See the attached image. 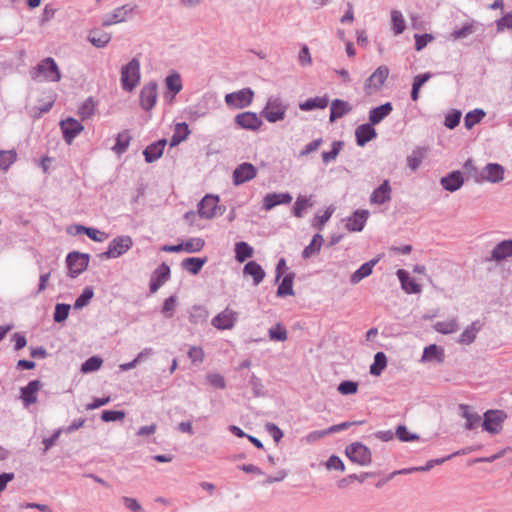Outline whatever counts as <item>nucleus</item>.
Listing matches in <instances>:
<instances>
[{
  "mask_svg": "<svg viewBox=\"0 0 512 512\" xmlns=\"http://www.w3.org/2000/svg\"><path fill=\"white\" fill-rule=\"evenodd\" d=\"M69 311H70L69 304L58 303L55 306V311H54V315H53L54 321L57 323H61V322L65 321L69 315Z\"/></svg>",
  "mask_w": 512,
  "mask_h": 512,
  "instance_id": "59",
  "label": "nucleus"
},
{
  "mask_svg": "<svg viewBox=\"0 0 512 512\" xmlns=\"http://www.w3.org/2000/svg\"><path fill=\"white\" fill-rule=\"evenodd\" d=\"M207 262V258L189 257L182 261L181 266L189 273L196 275Z\"/></svg>",
  "mask_w": 512,
  "mask_h": 512,
  "instance_id": "35",
  "label": "nucleus"
},
{
  "mask_svg": "<svg viewBox=\"0 0 512 512\" xmlns=\"http://www.w3.org/2000/svg\"><path fill=\"white\" fill-rule=\"evenodd\" d=\"M60 127L63 132V137L68 144L82 132L84 126L74 118H67L60 122Z\"/></svg>",
  "mask_w": 512,
  "mask_h": 512,
  "instance_id": "15",
  "label": "nucleus"
},
{
  "mask_svg": "<svg viewBox=\"0 0 512 512\" xmlns=\"http://www.w3.org/2000/svg\"><path fill=\"white\" fill-rule=\"evenodd\" d=\"M205 241L200 237L190 238L182 243L183 250L187 253L199 252L203 249Z\"/></svg>",
  "mask_w": 512,
  "mask_h": 512,
  "instance_id": "49",
  "label": "nucleus"
},
{
  "mask_svg": "<svg viewBox=\"0 0 512 512\" xmlns=\"http://www.w3.org/2000/svg\"><path fill=\"white\" fill-rule=\"evenodd\" d=\"M480 25L481 24L476 21H471L470 23L465 24L463 27H461L459 29H455L451 33V37L454 40L464 39V38L474 34Z\"/></svg>",
  "mask_w": 512,
  "mask_h": 512,
  "instance_id": "39",
  "label": "nucleus"
},
{
  "mask_svg": "<svg viewBox=\"0 0 512 512\" xmlns=\"http://www.w3.org/2000/svg\"><path fill=\"white\" fill-rule=\"evenodd\" d=\"M140 106L146 111H150L157 101V83L151 81L143 86L140 91Z\"/></svg>",
  "mask_w": 512,
  "mask_h": 512,
  "instance_id": "13",
  "label": "nucleus"
},
{
  "mask_svg": "<svg viewBox=\"0 0 512 512\" xmlns=\"http://www.w3.org/2000/svg\"><path fill=\"white\" fill-rule=\"evenodd\" d=\"M344 143L342 141H334L332 143V147H331V150L330 151H323L321 156H322V160L325 164H328L332 161H334L339 152L341 151L342 147H343Z\"/></svg>",
  "mask_w": 512,
  "mask_h": 512,
  "instance_id": "50",
  "label": "nucleus"
},
{
  "mask_svg": "<svg viewBox=\"0 0 512 512\" xmlns=\"http://www.w3.org/2000/svg\"><path fill=\"white\" fill-rule=\"evenodd\" d=\"M426 152H427V149L424 147H417L416 149H414L412 151V153L407 156V159H406L407 166L412 171L417 170L420 167V165L426 155Z\"/></svg>",
  "mask_w": 512,
  "mask_h": 512,
  "instance_id": "36",
  "label": "nucleus"
},
{
  "mask_svg": "<svg viewBox=\"0 0 512 512\" xmlns=\"http://www.w3.org/2000/svg\"><path fill=\"white\" fill-rule=\"evenodd\" d=\"M391 20L395 34L399 35L403 33V31L406 28V25L402 13L399 10H393L391 12Z\"/></svg>",
  "mask_w": 512,
  "mask_h": 512,
  "instance_id": "51",
  "label": "nucleus"
},
{
  "mask_svg": "<svg viewBox=\"0 0 512 512\" xmlns=\"http://www.w3.org/2000/svg\"><path fill=\"white\" fill-rule=\"evenodd\" d=\"M34 81L58 82L61 79V73L57 63L51 57L43 59L31 72Z\"/></svg>",
  "mask_w": 512,
  "mask_h": 512,
  "instance_id": "1",
  "label": "nucleus"
},
{
  "mask_svg": "<svg viewBox=\"0 0 512 512\" xmlns=\"http://www.w3.org/2000/svg\"><path fill=\"white\" fill-rule=\"evenodd\" d=\"M506 414L501 410H488L484 413L482 427L491 434H497L502 429Z\"/></svg>",
  "mask_w": 512,
  "mask_h": 512,
  "instance_id": "9",
  "label": "nucleus"
},
{
  "mask_svg": "<svg viewBox=\"0 0 512 512\" xmlns=\"http://www.w3.org/2000/svg\"><path fill=\"white\" fill-rule=\"evenodd\" d=\"M437 360L438 362L443 361V349L438 347L435 344H431L425 347L422 355V361H433Z\"/></svg>",
  "mask_w": 512,
  "mask_h": 512,
  "instance_id": "45",
  "label": "nucleus"
},
{
  "mask_svg": "<svg viewBox=\"0 0 512 512\" xmlns=\"http://www.w3.org/2000/svg\"><path fill=\"white\" fill-rule=\"evenodd\" d=\"M94 296V291L92 287H85L80 296L75 300L74 308L75 309H82L83 307L87 306L90 302V300Z\"/></svg>",
  "mask_w": 512,
  "mask_h": 512,
  "instance_id": "54",
  "label": "nucleus"
},
{
  "mask_svg": "<svg viewBox=\"0 0 512 512\" xmlns=\"http://www.w3.org/2000/svg\"><path fill=\"white\" fill-rule=\"evenodd\" d=\"M313 200H312V196H298L295 203H294V206H293V215L297 218H302L303 215H304V211L305 209H307L308 207H312L313 206Z\"/></svg>",
  "mask_w": 512,
  "mask_h": 512,
  "instance_id": "38",
  "label": "nucleus"
},
{
  "mask_svg": "<svg viewBox=\"0 0 512 512\" xmlns=\"http://www.w3.org/2000/svg\"><path fill=\"white\" fill-rule=\"evenodd\" d=\"M463 168L469 178L473 179L476 183H481L482 169L479 170L474 165V162L472 159L466 160L463 165Z\"/></svg>",
  "mask_w": 512,
  "mask_h": 512,
  "instance_id": "52",
  "label": "nucleus"
},
{
  "mask_svg": "<svg viewBox=\"0 0 512 512\" xmlns=\"http://www.w3.org/2000/svg\"><path fill=\"white\" fill-rule=\"evenodd\" d=\"M346 456L360 466H367L372 461V453L370 449L360 442L348 445L345 449Z\"/></svg>",
  "mask_w": 512,
  "mask_h": 512,
  "instance_id": "4",
  "label": "nucleus"
},
{
  "mask_svg": "<svg viewBox=\"0 0 512 512\" xmlns=\"http://www.w3.org/2000/svg\"><path fill=\"white\" fill-rule=\"evenodd\" d=\"M67 232L71 235H77L84 233L86 234L91 240L95 242H103L107 238V234L105 232H102L96 228L92 227H85L83 225H73L70 226L67 229Z\"/></svg>",
  "mask_w": 512,
  "mask_h": 512,
  "instance_id": "18",
  "label": "nucleus"
},
{
  "mask_svg": "<svg viewBox=\"0 0 512 512\" xmlns=\"http://www.w3.org/2000/svg\"><path fill=\"white\" fill-rule=\"evenodd\" d=\"M486 113L483 109L476 108L472 111H469L464 118V125L467 129H472L476 124H478L484 117Z\"/></svg>",
  "mask_w": 512,
  "mask_h": 512,
  "instance_id": "46",
  "label": "nucleus"
},
{
  "mask_svg": "<svg viewBox=\"0 0 512 512\" xmlns=\"http://www.w3.org/2000/svg\"><path fill=\"white\" fill-rule=\"evenodd\" d=\"M42 387L39 380L30 381L25 387L20 389L21 399L25 407L37 402V392Z\"/></svg>",
  "mask_w": 512,
  "mask_h": 512,
  "instance_id": "19",
  "label": "nucleus"
},
{
  "mask_svg": "<svg viewBox=\"0 0 512 512\" xmlns=\"http://www.w3.org/2000/svg\"><path fill=\"white\" fill-rule=\"evenodd\" d=\"M257 175V169L248 162L238 165L232 174L233 184L239 186L254 179Z\"/></svg>",
  "mask_w": 512,
  "mask_h": 512,
  "instance_id": "12",
  "label": "nucleus"
},
{
  "mask_svg": "<svg viewBox=\"0 0 512 512\" xmlns=\"http://www.w3.org/2000/svg\"><path fill=\"white\" fill-rule=\"evenodd\" d=\"M234 122L240 128L251 131H257L262 125V120L258 115L250 111L237 114L234 118Z\"/></svg>",
  "mask_w": 512,
  "mask_h": 512,
  "instance_id": "14",
  "label": "nucleus"
},
{
  "mask_svg": "<svg viewBox=\"0 0 512 512\" xmlns=\"http://www.w3.org/2000/svg\"><path fill=\"white\" fill-rule=\"evenodd\" d=\"M165 83L167 89L173 93L172 97L182 90L181 77L177 72L168 75L165 79Z\"/></svg>",
  "mask_w": 512,
  "mask_h": 512,
  "instance_id": "48",
  "label": "nucleus"
},
{
  "mask_svg": "<svg viewBox=\"0 0 512 512\" xmlns=\"http://www.w3.org/2000/svg\"><path fill=\"white\" fill-rule=\"evenodd\" d=\"M504 29H512V12L506 13L496 21L497 32H503Z\"/></svg>",
  "mask_w": 512,
  "mask_h": 512,
  "instance_id": "64",
  "label": "nucleus"
},
{
  "mask_svg": "<svg viewBox=\"0 0 512 512\" xmlns=\"http://www.w3.org/2000/svg\"><path fill=\"white\" fill-rule=\"evenodd\" d=\"M324 242V238L321 234L317 233L313 236L310 244L302 251V257L308 259L317 253H319L321 246Z\"/></svg>",
  "mask_w": 512,
  "mask_h": 512,
  "instance_id": "37",
  "label": "nucleus"
},
{
  "mask_svg": "<svg viewBox=\"0 0 512 512\" xmlns=\"http://www.w3.org/2000/svg\"><path fill=\"white\" fill-rule=\"evenodd\" d=\"M208 317V311L201 306H194L190 313V322L194 324L202 323L206 321Z\"/></svg>",
  "mask_w": 512,
  "mask_h": 512,
  "instance_id": "61",
  "label": "nucleus"
},
{
  "mask_svg": "<svg viewBox=\"0 0 512 512\" xmlns=\"http://www.w3.org/2000/svg\"><path fill=\"white\" fill-rule=\"evenodd\" d=\"M238 313L229 307L218 313L211 321V324L218 330H230L235 326Z\"/></svg>",
  "mask_w": 512,
  "mask_h": 512,
  "instance_id": "10",
  "label": "nucleus"
},
{
  "mask_svg": "<svg viewBox=\"0 0 512 512\" xmlns=\"http://www.w3.org/2000/svg\"><path fill=\"white\" fill-rule=\"evenodd\" d=\"M219 197L213 195H206L199 203H198V214L201 218L212 219L218 214Z\"/></svg>",
  "mask_w": 512,
  "mask_h": 512,
  "instance_id": "11",
  "label": "nucleus"
},
{
  "mask_svg": "<svg viewBox=\"0 0 512 512\" xmlns=\"http://www.w3.org/2000/svg\"><path fill=\"white\" fill-rule=\"evenodd\" d=\"M352 105L341 99H334L330 105V122H334L338 118H342L352 111Z\"/></svg>",
  "mask_w": 512,
  "mask_h": 512,
  "instance_id": "25",
  "label": "nucleus"
},
{
  "mask_svg": "<svg viewBox=\"0 0 512 512\" xmlns=\"http://www.w3.org/2000/svg\"><path fill=\"white\" fill-rule=\"evenodd\" d=\"M166 144V139H160L148 145L143 151L145 161L147 163H153L157 161L162 156Z\"/></svg>",
  "mask_w": 512,
  "mask_h": 512,
  "instance_id": "22",
  "label": "nucleus"
},
{
  "mask_svg": "<svg viewBox=\"0 0 512 512\" xmlns=\"http://www.w3.org/2000/svg\"><path fill=\"white\" fill-rule=\"evenodd\" d=\"M504 167L498 163H488L482 168L481 183H499L504 178Z\"/></svg>",
  "mask_w": 512,
  "mask_h": 512,
  "instance_id": "16",
  "label": "nucleus"
},
{
  "mask_svg": "<svg viewBox=\"0 0 512 512\" xmlns=\"http://www.w3.org/2000/svg\"><path fill=\"white\" fill-rule=\"evenodd\" d=\"M397 438L402 442H410L419 439V435L408 431L404 425H399L395 432Z\"/></svg>",
  "mask_w": 512,
  "mask_h": 512,
  "instance_id": "62",
  "label": "nucleus"
},
{
  "mask_svg": "<svg viewBox=\"0 0 512 512\" xmlns=\"http://www.w3.org/2000/svg\"><path fill=\"white\" fill-rule=\"evenodd\" d=\"M512 256V239L499 242L491 251V258L495 261H503Z\"/></svg>",
  "mask_w": 512,
  "mask_h": 512,
  "instance_id": "27",
  "label": "nucleus"
},
{
  "mask_svg": "<svg viewBox=\"0 0 512 512\" xmlns=\"http://www.w3.org/2000/svg\"><path fill=\"white\" fill-rule=\"evenodd\" d=\"M397 277L401 283L402 289L408 294H417L421 292V286L410 278L409 273L404 269L397 271Z\"/></svg>",
  "mask_w": 512,
  "mask_h": 512,
  "instance_id": "28",
  "label": "nucleus"
},
{
  "mask_svg": "<svg viewBox=\"0 0 512 512\" xmlns=\"http://www.w3.org/2000/svg\"><path fill=\"white\" fill-rule=\"evenodd\" d=\"M17 158L15 150H3L0 152V169L6 171Z\"/></svg>",
  "mask_w": 512,
  "mask_h": 512,
  "instance_id": "53",
  "label": "nucleus"
},
{
  "mask_svg": "<svg viewBox=\"0 0 512 512\" xmlns=\"http://www.w3.org/2000/svg\"><path fill=\"white\" fill-rule=\"evenodd\" d=\"M480 330L478 322H473L469 325L460 335L459 342L462 344L469 345L476 339L477 333Z\"/></svg>",
  "mask_w": 512,
  "mask_h": 512,
  "instance_id": "44",
  "label": "nucleus"
},
{
  "mask_svg": "<svg viewBox=\"0 0 512 512\" xmlns=\"http://www.w3.org/2000/svg\"><path fill=\"white\" fill-rule=\"evenodd\" d=\"M378 262L377 259H372L362 264L352 275L350 276V282L352 284L359 283L362 279L370 276L373 271V267Z\"/></svg>",
  "mask_w": 512,
  "mask_h": 512,
  "instance_id": "30",
  "label": "nucleus"
},
{
  "mask_svg": "<svg viewBox=\"0 0 512 512\" xmlns=\"http://www.w3.org/2000/svg\"><path fill=\"white\" fill-rule=\"evenodd\" d=\"M393 111V105L390 102H386L378 107H374L369 111V123L372 125L379 124Z\"/></svg>",
  "mask_w": 512,
  "mask_h": 512,
  "instance_id": "26",
  "label": "nucleus"
},
{
  "mask_svg": "<svg viewBox=\"0 0 512 512\" xmlns=\"http://www.w3.org/2000/svg\"><path fill=\"white\" fill-rule=\"evenodd\" d=\"M254 97V92L251 88H243L236 92L228 93L225 95V103L232 108L242 109L248 107Z\"/></svg>",
  "mask_w": 512,
  "mask_h": 512,
  "instance_id": "6",
  "label": "nucleus"
},
{
  "mask_svg": "<svg viewBox=\"0 0 512 512\" xmlns=\"http://www.w3.org/2000/svg\"><path fill=\"white\" fill-rule=\"evenodd\" d=\"M387 366V357L383 352H377L374 356V362L370 366V373L379 376Z\"/></svg>",
  "mask_w": 512,
  "mask_h": 512,
  "instance_id": "47",
  "label": "nucleus"
},
{
  "mask_svg": "<svg viewBox=\"0 0 512 512\" xmlns=\"http://www.w3.org/2000/svg\"><path fill=\"white\" fill-rule=\"evenodd\" d=\"M189 134H190V130H189L187 123H185V122L177 123L175 125L174 133L170 140V146L174 147V146L179 145L182 141L187 139Z\"/></svg>",
  "mask_w": 512,
  "mask_h": 512,
  "instance_id": "34",
  "label": "nucleus"
},
{
  "mask_svg": "<svg viewBox=\"0 0 512 512\" xmlns=\"http://www.w3.org/2000/svg\"><path fill=\"white\" fill-rule=\"evenodd\" d=\"M253 248L246 242L241 241L235 244V259L243 263L247 258L253 255Z\"/></svg>",
  "mask_w": 512,
  "mask_h": 512,
  "instance_id": "43",
  "label": "nucleus"
},
{
  "mask_svg": "<svg viewBox=\"0 0 512 512\" xmlns=\"http://www.w3.org/2000/svg\"><path fill=\"white\" fill-rule=\"evenodd\" d=\"M130 141L131 135L128 130L120 132L116 137V143L112 147V151L119 156L124 154L130 145Z\"/></svg>",
  "mask_w": 512,
  "mask_h": 512,
  "instance_id": "33",
  "label": "nucleus"
},
{
  "mask_svg": "<svg viewBox=\"0 0 512 512\" xmlns=\"http://www.w3.org/2000/svg\"><path fill=\"white\" fill-rule=\"evenodd\" d=\"M103 360L98 356L88 358L82 365L81 371L83 373L95 372L101 368Z\"/></svg>",
  "mask_w": 512,
  "mask_h": 512,
  "instance_id": "56",
  "label": "nucleus"
},
{
  "mask_svg": "<svg viewBox=\"0 0 512 512\" xmlns=\"http://www.w3.org/2000/svg\"><path fill=\"white\" fill-rule=\"evenodd\" d=\"M440 184L444 190L455 192L464 184V178L460 171H453L440 179Z\"/></svg>",
  "mask_w": 512,
  "mask_h": 512,
  "instance_id": "21",
  "label": "nucleus"
},
{
  "mask_svg": "<svg viewBox=\"0 0 512 512\" xmlns=\"http://www.w3.org/2000/svg\"><path fill=\"white\" fill-rule=\"evenodd\" d=\"M337 390L342 395L355 394L358 390V383L350 380H345L338 385Z\"/></svg>",
  "mask_w": 512,
  "mask_h": 512,
  "instance_id": "63",
  "label": "nucleus"
},
{
  "mask_svg": "<svg viewBox=\"0 0 512 512\" xmlns=\"http://www.w3.org/2000/svg\"><path fill=\"white\" fill-rule=\"evenodd\" d=\"M292 201V196L290 193H268L263 198V206L262 208L265 211H270L277 205L281 204H289Z\"/></svg>",
  "mask_w": 512,
  "mask_h": 512,
  "instance_id": "17",
  "label": "nucleus"
},
{
  "mask_svg": "<svg viewBox=\"0 0 512 512\" xmlns=\"http://www.w3.org/2000/svg\"><path fill=\"white\" fill-rule=\"evenodd\" d=\"M434 329L441 334H452L459 329V324L457 319L453 318L450 320L436 322L434 324Z\"/></svg>",
  "mask_w": 512,
  "mask_h": 512,
  "instance_id": "42",
  "label": "nucleus"
},
{
  "mask_svg": "<svg viewBox=\"0 0 512 512\" xmlns=\"http://www.w3.org/2000/svg\"><path fill=\"white\" fill-rule=\"evenodd\" d=\"M287 106L279 97L271 96L268 98L265 108L261 115L270 123L281 121L285 117Z\"/></svg>",
  "mask_w": 512,
  "mask_h": 512,
  "instance_id": "3",
  "label": "nucleus"
},
{
  "mask_svg": "<svg viewBox=\"0 0 512 512\" xmlns=\"http://www.w3.org/2000/svg\"><path fill=\"white\" fill-rule=\"evenodd\" d=\"M132 245L133 241L130 236H118L109 243L108 249L102 253V257L107 259L118 258L125 254Z\"/></svg>",
  "mask_w": 512,
  "mask_h": 512,
  "instance_id": "5",
  "label": "nucleus"
},
{
  "mask_svg": "<svg viewBox=\"0 0 512 512\" xmlns=\"http://www.w3.org/2000/svg\"><path fill=\"white\" fill-rule=\"evenodd\" d=\"M151 278L164 284L170 278V267L166 263H162L155 269Z\"/></svg>",
  "mask_w": 512,
  "mask_h": 512,
  "instance_id": "57",
  "label": "nucleus"
},
{
  "mask_svg": "<svg viewBox=\"0 0 512 512\" xmlns=\"http://www.w3.org/2000/svg\"><path fill=\"white\" fill-rule=\"evenodd\" d=\"M369 217L368 210H356L346 221V228L349 231L360 232L363 230Z\"/></svg>",
  "mask_w": 512,
  "mask_h": 512,
  "instance_id": "20",
  "label": "nucleus"
},
{
  "mask_svg": "<svg viewBox=\"0 0 512 512\" xmlns=\"http://www.w3.org/2000/svg\"><path fill=\"white\" fill-rule=\"evenodd\" d=\"M389 75V68L386 65L379 66L365 81L364 90L371 95L379 91Z\"/></svg>",
  "mask_w": 512,
  "mask_h": 512,
  "instance_id": "7",
  "label": "nucleus"
},
{
  "mask_svg": "<svg viewBox=\"0 0 512 512\" xmlns=\"http://www.w3.org/2000/svg\"><path fill=\"white\" fill-rule=\"evenodd\" d=\"M391 186L388 180H384L383 183L376 188L371 196H370V202L372 204H384L391 199Z\"/></svg>",
  "mask_w": 512,
  "mask_h": 512,
  "instance_id": "24",
  "label": "nucleus"
},
{
  "mask_svg": "<svg viewBox=\"0 0 512 512\" xmlns=\"http://www.w3.org/2000/svg\"><path fill=\"white\" fill-rule=\"evenodd\" d=\"M94 111H95V103L92 98H88L79 107L78 113L81 116L82 120H85V119L91 117L94 114Z\"/></svg>",
  "mask_w": 512,
  "mask_h": 512,
  "instance_id": "60",
  "label": "nucleus"
},
{
  "mask_svg": "<svg viewBox=\"0 0 512 512\" xmlns=\"http://www.w3.org/2000/svg\"><path fill=\"white\" fill-rule=\"evenodd\" d=\"M268 335L271 340L281 342L286 341L288 337L286 329L280 323H277L275 326L271 327L268 330Z\"/></svg>",
  "mask_w": 512,
  "mask_h": 512,
  "instance_id": "55",
  "label": "nucleus"
},
{
  "mask_svg": "<svg viewBox=\"0 0 512 512\" xmlns=\"http://www.w3.org/2000/svg\"><path fill=\"white\" fill-rule=\"evenodd\" d=\"M294 273H289L284 276L281 284L278 286L277 289V296L278 297H285V296H292L294 295L293 290V279H294Z\"/></svg>",
  "mask_w": 512,
  "mask_h": 512,
  "instance_id": "41",
  "label": "nucleus"
},
{
  "mask_svg": "<svg viewBox=\"0 0 512 512\" xmlns=\"http://www.w3.org/2000/svg\"><path fill=\"white\" fill-rule=\"evenodd\" d=\"M376 136V130L371 123L362 124L355 130L356 143L360 147L365 146L366 143L376 138Z\"/></svg>",
  "mask_w": 512,
  "mask_h": 512,
  "instance_id": "23",
  "label": "nucleus"
},
{
  "mask_svg": "<svg viewBox=\"0 0 512 512\" xmlns=\"http://www.w3.org/2000/svg\"><path fill=\"white\" fill-rule=\"evenodd\" d=\"M111 34L101 30H92L88 35V41L97 48L105 47L111 40Z\"/></svg>",
  "mask_w": 512,
  "mask_h": 512,
  "instance_id": "32",
  "label": "nucleus"
},
{
  "mask_svg": "<svg viewBox=\"0 0 512 512\" xmlns=\"http://www.w3.org/2000/svg\"><path fill=\"white\" fill-rule=\"evenodd\" d=\"M140 61L138 58L131 59L121 69V86L122 89L131 92L140 82Z\"/></svg>",
  "mask_w": 512,
  "mask_h": 512,
  "instance_id": "2",
  "label": "nucleus"
},
{
  "mask_svg": "<svg viewBox=\"0 0 512 512\" xmlns=\"http://www.w3.org/2000/svg\"><path fill=\"white\" fill-rule=\"evenodd\" d=\"M460 408L463 410V418L466 419L465 427L468 430L475 429L481 421V417L476 412H471L468 405H460Z\"/></svg>",
  "mask_w": 512,
  "mask_h": 512,
  "instance_id": "40",
  "label": "nucleus"
},
{
  "mask_svg": "<svg viewBox=\"0 0 512 512\" xmlns=\"http://www.w3.org/2000/svg\"><path fill=\"white\" fill-rule=\"evenodd\" d=\"M243 274L251 276L253 278L254 285L256 286L259 285L265 278V271L261 265L255 261H249L245 264L243 268Z\"/></svg>",
  "mask_w": 512,
  "mask_h": 512,
  "instance_id": "29",
  "label": "nucleus"
},
{
  "mask_svg": "<svg viewBox=\"0 0 512 512\" xmlns=\"http://www.w3.org/2000/svg\"><path fill=\"white\" fill-rule=\"evenodd\" d=\"M135 8H136V6L131 5V4H125L123 6L115 8L114 11L118 18L119 23L124 22L127 19H129L132 16Z\"/></svg>",
  "mask_w": 512,
  "mask_h": 512,
  "instance_id": "58",
  "label": "nucleus"
},
{
  "mask_svg": "<svg viewBox=\"0 0 512 512\" xmlns=\"http://www.w3.org/2000/svg\"><path fill=\"white\" fill-rule=\"evenodd\" d=\"M69 276L77 277L86 270L89 264V255L80 252H70L66 258Z\"/></svg>",
  "mask_w": 512,
  "mask_h": 512,
  "instance_id": "8",
  "label": "nucleus"
},
{
  "mask_svg": "<svg viewBox=\"0 0 512 512\" xmlns=\"http://www.w3.org/2000/svg\"><path fill=\"white\" fill-rule=\"evenodd\" d=\"M329 98L327 96H317L314 98H309L304 102L299 104V108L302 111H311L314 109H324L328 106Z\"/></svg>",
  "mask_w": 512,
  "mask_h": 512,
  "instance_id": "31",
  "label": "nucleus"
}]
</instances>
